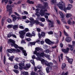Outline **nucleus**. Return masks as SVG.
<instances>
[{
  "instance_id": "obj_9",
  "label": "nucleus",
  "mask_w": 75,
  "mask_h": 75,
  "mask_svg": "<svg viewBox=\"0 0 75 75\" xmlns=\"http://www.w3.org/2000/svg\"><path fill=\"white\" fill-rule=\"evenodd\" d=\"M48 22L50 23L49 24V27H54V22L53 21H51L50 20H48Z\"/></svg>"
},
{
  "instance_id": "obj_23",
  "label": "nucleus",
  "mask_w": 75,
  "mask_h": 75,
  "mask_svg": "<svg viewBox=\"0 0 75 75\" xmlns=\"http://www.w3.org/2000/svg\"><path fill=\"white\" fill-rule=\"evenodd\" d=\"M45 57L46 58H47L49 60H51V58H50V55H47L45 54Z\"/></svg>"
},
{
  "instance_id": "obj_17",
  "label": "nucleus",
  "mask_w": 75,
  "mask_h": 75,
  "mask_svg": "<svg viewBox=\"0 0 75 75\" xmlns=\"http://www.w3.org/2000/svg\"><path fill=\"white\" fill-rule=\"evenodd\" d=\"M7 51L9 53H12V52H14L16 51V49H8L7 50Z\"/></svg>"
},
{
  "instance_id": "obj_24",
  "label": "nucleus",
  "mask_w": 75,
  "mask_h": 75,
  "mask_svg": "<svg viewBox=\"0 0 75 75\" xmlns=\"http://www.w3.org/2000/svg\"><path fill=\"white\" fill-rule=\"evenodd\" d=\"M57 3V0H52L51 1V4L52 5Z\"/></svg>"
},
{
  "instance_id": "obj_5",
  "label": "nucleus",
  "mask_w": 75,
  "mask_h": 75,
  "mask_svg": "<svg viewBox=\"0 0 75 75\" xmlns=\"http://www.w3.org/2000/svg\"><path fill=\"white\" fill-rule=\"evenodd\" d=\"M11 6L10 5H7L6 6V8L7 9V11H9V16H10L12 13V8L11 7Z\"/></svg>"
},
{
  "instance_id": "obj_35",
  "label": "nucleus",
  "mask_w": 75,
  "mask_h": 75,
  "mask_svg": "<svg viewBox=\"0 0 75 75\" xmlns=\"http://www.w3.org/2000/svg\"><path fill=\"white\" fill-rule=\"evenodd\" d=\"M63 32H64V35H66V36H67V37H68L69 36L68 35V34H67V33L66 32H65V30H64L63 31Z\"/></svg>"
},
{
  "instance_id": "obj_11",
  "label": "nucleus",
  "mask_w": 75,
  "mask_h": 75,
  "mask_svg": "<svg viewBox=\"0 0 75 75\" xmlns=\"http://www.w3.org/2000/svg\"><path fill=\"white\" fill-rule=\"evenodd\" d=\"M45 41V42L47 43V44H48L49 45H50L51 44H52V42L50 41V40L48 39H46Z\"/></svg>"
},
{
  "instance_id": "obj_27",
  "label": "nucleus",
  "mask_w": 75,
  "mask_h": 75,
  "mask_svg": "<svg viewBox=\"0 0 75 75\" xmlns=\"http://www.w3.org/2000/svg\"><path fill=\"white\" fill-rule=\"evenodd\" d=\"M65 67H66V64L65 63H63L62 64V69H64V68H65Z\"/></svg>"
},
{
  "instance_id": "obj_58",
  "label": "nucleus",
  "mask_w": 75,
  "mask_h": 75,
  "mask_svg": "<svg viewBox=\"0 0 75 75\" xmlns=\"http://www.w3.org/2000/svg\"><path fill=\"white\" fill-rule=\"evenodd\" d=\"M30 21H34V19L33 18L31 17L30 18Z\"/></svg>"
},
{
  "instance_id": "obj_22",
  "label": "nucleus",
  "mask_w": 75,
  "mask_h": 75,
  "mask_svg": "<svg viewBox=\"0 0 75 75\" xmlns=\"http://www.w3.org/2000/svg\"><path fill=\"white\" fill-rule=\"evenodd\" d=\"M13 28L14 30H16L17 29V28H18V25H13Z\"/></svg>"
},
{
  "instance_id": "obj_12",
  "label": "nucleus",
  "mask_w": 75,
  "mask_h": 75,
  "mask_svg": "<svg viewBox=\"0 0 75 75\" xmlns=\"http://www.w3.org/2000/svg\"><path fill=\"white\" fill-rule=\"evenodd\" d=\"M69 50V48H67V49H63L62 50V51L64 52L65 54H68V51Z\"/></svg>"
},
{
  "instance_id": "obj_18",
  "label": "nucleus",
  "mask_w": 75,
  "mask_h": 75,
  "mask_svg": "<svg viewBox=\"0 0 75 75\" xmlns=\"http://www.w3.org/2000/svg\"><path fill=\"white\" fill-rule=\"evenodd\" d=\"M4 21H5V18H3L2 19V20L1 21V24L2 26L4 25V22H5Z\"/></svg>"
},
{
  "instance_id": "obj_51",
  "label": "nucleus",
  "mask_w": 75,
  "mask_h": 75,
  "mask_svg": "<svg viewBox=\"0 0 75 75\" xmlns=\"http://www.w3.org/2000/svg\"><path fill=\"white\" fill-rule=\"evenodd\" d=\"M68 7H69L71 8V7H72V5H71V4H69L68 5Z\"/></svg>"
},
{
  "instance_id": "obj_36",
  "label": "nucleus",
  "mask_w": 75,
  "mask_h": 75,
  "mask_svg": "<svg viewBox=\"0 0 75 75\" xmlns=\"http://www.w3.org/2000/svg\"><path fill=\"white\" fill-rule=\"evenodd\" d=\"M14 52H21V51L18 49H17L16 50H15V51H14Z\"/></svg>"
},
{
  "instance_id": "obj_29",
  "label": "nucleus",
  "mask_w": 75,
  "mask_h": 75,
  "mask_svg": "<svg viewBox=\"0 0 75 75\" xmlns=\"http://www.w3.org/2000/svg\"><path fill=\"white\" fill-rule=\"evenodd\" d=\"M8 1V0H2V3H4V2L5 4H7Z\"/></svg>"
},
{
  "instance_id": "obj_1",
  "label": "nucleus",
  "mask_w": 75,
  "mask_h": 75,
  "mask_svg": "<svg viewBox=\"0 0 75 75\" xmlns=\"http://www.w3.org/2000/svg\"><path fill=\"white\" fill-rule=\"evenodd\" d=\"M57 6L60 10L64 11L65 13H67V10H71V8L70 7L68 6L67 8L65 7V4L62 1H60Z\"/></svg>"
},
{
  "instance_id": "obj_6",
  "label": "nucleus",
  "mask_w": 75,
  "mask_h": 75,
  "mask_svg": "<svg viewBox=\"0 0 75 75\" xmlns=\"http://www.w3.org/2000/svg\"><path fill=\"white\" fill-rule=\"evenodd\" d=\"M45 64L47 67H51L53 65V63H49L47 60L45 62Z\"/></svg>"
},
{
  "instance_id": "obj_55",
  "label": "nucleus",
  "mask_w": 75,
  "mask_h": 75,
  "mask_svg": "<svg viewBox=\"0 0 75 75\" xmlns=\"http://www.w3.org/2000/svg\"><path fill=\"white\" fill-rule=\"evenodd\" d=\"M19 28H21V29H24V27L23 26H19Z\"/></svg>"
},
{
  "instance_id": "obj_49",
  "label": "nucleus",
  "mask_w": 75,
  "mask_h": 75,
  "mask_svg": "<svg viewBox=\"0 0 75 75\" xmlns=\"http://www.w3.org/2000/svg\"><path fill=\"white\" fill-rule=\"evenodd\" d=\"M53 67L54 69H56L58 68V67H57V66H53Z\"/></svg>"
},
{
  "instance_id": "obj_53",
  "label": "nucleus",
  "mask_w": 75,
  "mask_h": 75,
  "mask_svg": "<svg viewBox=\"0 0 75 75\" xmlns=\"http://www.w3.org/2000/svg\"><path fill=\"white\" fill-rule=\"evenodd\" d=\"M60 57H61V58L62 60V58H63V54H60Z\"/></svg>"
},
{
  "instance_id": "obj_26",
  "label": "nucleus",
  "mask_w": 75,
  "mask_h": 75,
  "mask_svg": "<svg viewBox=\"0 0 75 75\" xmlns=\"http://www.w3.org/2000/svg\"><path fill=\"white\" fill-rule=\"evenodd\" d=\"M68 61L70 64H72V62H73V59H70L68 60Z\"/></svg>"
},
{
  "instance_id": "obj_38",
  "label": "nucleus",
  "mask_w": 75,
  "mask_h": 75,
  "mask_svg": "<svg viewBox=\"0 0 75 75\" xmlns=\"http://www.w3.org/2000/svg\"><path fill=\"white\" fill-rule=\"evenodd\" d=\"M26 67H27V68H30L31 65L30 64H26Z\"/></svg>"
},
{
  "instance_id": "obj_59",
  "label": "nucleus",
  "mask_w": 75,
  "mask_h": 75,
  "mask_svg": "<svg viewBox=\"0 0 75 75\" xmlns=\"http://www.w3.org/2000/svg\"><path fill=\"white\" fill-rule=\"evenodd\" d=\"M27 17L25 16H24L22 18L23 20H25L26 19Z\"/></svg>"
},
{
  "instance_id": "obj_41",
  "label": "nucleus",
  "mask_w": 75,
  "mask_h": 75,
  "mask_svg": "<svg viewBox=\"0 0 75 75\" xmlns=\"http://www.w3.org/2000/svg\"><path fill=\"white\" fill-rule=\"evenodd\" d=\"M13 71H14V72L16 73V74H18L19 72V71H18L17 70L14 69L13 70Z\"/></svg>"
},
{
  "instance_id": "obj_43",
  "label": "nucleus",
  "mask_w": 75,
  "mask_h": 75,
  "mask_svg": "<svg viewBox=\"0 0 75 75\" xmlns=\"http://www.w3.org/2000/svg\"><path fill=\"white\" fill-rule=\"evenodd\" d=\"M30 62L33 64V65H35V63L34 62V59L31 60Z\"/></svg>"
},
{
  "instance_id": "obj_13",
  "label": "nucleus",
  "mask_w": 75,
  "mask_h": 75,
  "mask_svg": "<svg viewBox=\"0 0 75 75\" xmlns=\"http://www.w3.org/2000/svg\"><path fill=\"white\" fill-rule=\"evenodd\" d=\"M35 51H34V54H35V55H37V53H39V52H37V51H40V47H37L35 48Z\"/></svg>"
},
{
  "instance_id": "obj_20",
  "label": "nucleus",
  "mask_w": 75,
  "mask_h": 75,
  "mask_svg": "<svg viewBox=\"0 0 75 75\" xmlns=\"http://www.w3.org/2000/svg\"><path fill=\"white\" fill-rule=\"evenodd\" d=\"M65 40L67 42H70L71 41V38L70 37L67 38H66Z\"/></svg>"
},
{
  "instance_id": "obj_21",
  "label": "nucleus",
  "mask_w": 75,
  "mask_h": 75,
  "mask_svg": "<svg viewBox=\"0 0 75 75\" xmlns=\"http://www.w3.org/2000/svg\"><path fill=\"white\" fill-rule=\"evenodd\" d=\"M11 17H12L13 18V21H15V20H16V19H17V18L15 16V15H11Z\"/></svg>"
},
{
  "instance_id": "obj_14",
  "label": "nucleus",
  "mask_w": 75,
  "mask_h": 75,
  "mask_svg": "<svg viewBox=\"0 0 75 75\" xmlns=\"http://www.w3.org/2000/svg\"><path fill=\"white\" fill-rule=\"evenodd\" d=\"M68 47H70V50L71 51H73L74 50V48L75 47V45L73 44L72 45H68Z\"/></svg>"
},
{
  "instance_id": "obj_33",
  "label": "nucleus",
  "mask_w": 75,
  "mask_h": 75,
  "mask_svg": "<svg viewBox=\"0 0 75 75\" xmlns=\"http://www.w3.org/2000/svg\"><path fill=\"white\" fill-rule=\"evenodd\" d=\"M46 70L47 74H48V73H50V69H49V68L47 67L46 69Z\"/></svg>"
},
{
  "instance_id": "obj_4",
  "label": "nucleus",
  "mask_w": 75,
  "mask_h": 75,
  "mask_svg": "<svg viewBox=\"0 0 75 75\" xmlns=\"http://www.w3.org/2000/svg\"><path fill=\"white\" fill-rule=\"evenodd\" d=\"M29 30V29L28 28H25L24 30L19 32V34H21L20 35V37H21V38H24V34H25V32H27V31H28Z\"/></svg>"
},
{
  "instance_id": "obj_48",
  "label": "nucleus",
  "mask_w": 75,
  "mask_h": 75,
  "mask_svg": "<svg viewBox=\"0 0 75 75\" xmlns=\"http://www.w3.org/2000/svg\"><path fill=\"white\" fill-rule=\"evenodd\" d=\"M41 4H38V8H41Z\"/></svg>"
},
{
  "instance_id": "obj_47",
  "label": "nucleus",
  "mask_w": 75,
  "mask_h": 75,
  "mask_svg": "<svg viewBox=\"0 0 75 75\" xmlns=\"http://www.w3.org/2000/svg\"><path fill=\"white\" fill-rule=\"evenodd\" d=\"M14 68L15 69H17L18 68V65H16L14 66Z\"/></svg>"
},
{
  "instance_id": "obj_30",
  "label": "nucleus",
  "mask_w": 75,
  "mask_h": 75,
  "mask_svg": "<svg viewBox=\"0 0 75 75\" xmlns=\"http://www.w3.org/2000/svg\"><path fill=\"white\" fill-rule=\"evenodd\" d=\"M14 58V57L13 56H11V57H9L8 58V59L9 60H10L11 61H13V58Z\"/></svg>"
},
{
  "instance_id": "obj_44",
  "label": "nucleus",
  "mask_w": 75,
  "mask_h": 75,
  "mask_svg": "<svg viewBox=\"0 0 75 75\" xmlns=\"http://www.w3.org/2000/svg\"><path fill=\"white\" fill-rule=\"evenodd\" d=\"M68 24H70V25H71V24H72V22L70 20H69V21H68Z\"/></svg>"
},
{
  "instance_id": "obj_31",
  "label": "nucleus",
  "mask_w": 75,
  "mask_h": 75,
  "mask_svg": "<svg viewBox=\"0 0 75 75\" xmlns=\"http://www.w3.org/2000/svg\"><path fill=\"white\" fill-rule=\"evenodd\" d=\"M31 75H38V74L37 73H36L35 72H34L33 71H32L31 73Z\"/></svg>"
},
{
  "instance_id": "obj_40",
  "label": "nucleus",
  "mask_w": 75,
  "mask_h": 75,
  "mask_svg": "<svg viewBox=\"0 0 75 75\" xmlns=\"http://www.w3.org/2000/svg\"><path fill=\"white\" fill-rule=\"evenodd\" d=\"M7 21L9 23H11L12 21H11V20L10 19H8L7 20Z\"/></svg>"
},
{
  "instance_id": "obj_7",
  "label": "nucleus",
  "mask_w": 75,
  "mask_h": 75,
  "mask_svg": "<svg viewBox=\"0 0 75 75\" xmlns=\"http://www.w3.org/2000/svg\"><path fill=\"white\" fill-rule=\"evenodd\" d=\"M45 54H44V53L43 52H41L40 53H38L36 55L37 57H43L45 56Z\"/></svg>"
},
{
  "instance_id": "obj_3",
  "label": "nucleus",
  "mask_w": 75,
  "mask_h": 75,
  "mask_svg": "<svg viewBox=\"0 0 75 75\" xmlns=\"http://www.w3.org/2000/svg\"><path fill=\"white\" fill-rule=\"evenodd\" d=\"M44 6L42 7V9L40 10V14L42 15V16H44L45 15V11H47V7H48V3L47 2H44L43 3Z\"/></svg>"
},
{
  "instance_id": "obj_2",
  "label": "nucleus",
  "mask_w": 75,
  "mask_h": 75,
  "mask_svg": "<svg viewBox=\"0 0 75 75\" xmlns=\"http://www.w3.org/2000/svg\"><path fill=\"white\" fill-rule=\"evenodd\" d=\"M9 41H10L9 43L11 44V45L12 46H14V47L16 48H18L19 49H20V50H21L22 51L25 56H27V54L26 52V51L23 50L24 48L21 47H18V45L16 44H15V41H14L13 40L9 39Z\"/></svg>"
},
{
  "instance_id": "obj_15",
  "label": "nucleus",
  "mask_w": 75,
  "mask_h": 75,
  "mask_svg": "<svg viewBox=\"0 0 75 75\" xmlns=\"http://www.w3.org/2000/svg\"><path fill=\"white\" fill-rule=\"evenodd\" d=\"M59 14L60 15V17L61 18H64V17H65V15H64L63 14V13L61 11H59Z\"/></svg>"
},
{
  "instance_id": "obj_39",
  "label": "nucleus",
  "mask_w": 75,
  "mask_h": 75,
  "mask_svg": "<svg viewBox=\"0 0 75 75\" xmlns=\"http://www.w3.org/2000/svg\"><path fill=\"white\" fill-rule=\"evenodd\" d=\"M28 3H29L30 4H34V2L32 1H30L29 0H28L27 1Z\"/></svg>"
},
{
  "instance_id": "obj_57",
  "label": "nucleus",
  "mask_w": 75,
  "mask_h": 75,
  "mask_svg": "<svg viewBox=\"0 0 75 75\" xmlns=\"http://www.w3.org/2000/svg\"><path fill=\"white\" fill-rule=\"evenodd\" d=\"M14 13H15V14L16 15V16H18V17H19L20 16V15H19V14H18V13H17L16 12H15Z\"/></svg>"
},
{
  "instance_id": "obj_25",
  "label": "nucleus",
  "mask_w": 75,
  "mask_h": 75,
  "mask_svg": "<svg viewBox=\"0 0 75 75\" xmlns=\"http://www.w3.org/2000/svg\"><path fill=\"white\" fill-rule=\"evenodd\" d=\"M66 16L67 18H69V17L72 16V14L71 13H67Z\"/></svg>"
},
{
  "instance_id": "obj_52",
  "label": "nucleus",
  "mask_w": 75,
  "mask_h": 75,
  "mask_svg": "<svg viewBox=\"0 0 75 75\" xmlns=\"http://www.w3.org/2000/svg\"><path fill=\"white\" fill-rule=\"evenodd\" d=\"M36 30L38 32H40L41 31V29L40 28H37Z\"/></svg>"
},
{
  "instance_id": "obj_10",
  "label": "nucleus",
  "mask_w": 75,
  "mask_h": 75,
  "mask_svg": "<svg viewBox=\"0 0 75 75\" xmlns=\"http://www.w3.org/2000/svg\"><path fill=\"white\" fill-rule=\"evenodd\" d=\"M36 42H38V44H40V41L39 40H38L35 42H30V44H31V45H35Z\"/></svg>"
},
{
  "instance_id": "obj_37",
  "label": "nucleus",
  "mask_w": 75,
  "mask_h": 75,
  "mask_svg": "<svg viewBox=\"0 0 75 75\" xmlns=\"http://www.w3.org/2000/svg\"><path fill=\"white\" fill-rule=\"evenodd\" d=\"M45 33L43 32H42L41 35V36H42V37H45Z\"/></svg>"
},
{
  "instance_id": "obj_19",
  "label": "nucleus",
  "mask_w": 75,
  "mask_h": 75,
  "mask_svg": "<svg viewBox=\"0 0 75 75\" xmlns=\"http://www.w3.org/2000/svg\"><path fill=\"white\" fill-rule=\"evenodd\" d=\"M19 65L20 67H19V69H21V70H22V69H23V67L24 65V64H19Z\"/></svg>"
},
{
  "instance_id": "obj_54",
  "label": "nucleus",
  "mask_w": 75,
  "mask_h": 75,
  "mask_svg": "<svg viewBox=\"0 0 75 75\" xmlns=\"http://www.w3.org/2000/svg\"><path fill=\"white\" fill-rule=\"evenodd\" d=\"M69 1L70 2V3L72 4V3H74V1L73 0H69Z\"/></svg>"
},
{
  "instance_id": "obj_60",
  "label": "nucleus",
  "mask_w": 75,
  "mask_h": 75,
  "mask_svg": "<svg viewBox=\"0 0 75 75\" xmlns=\"http://www.w3.org/2000/svg\"><path fill=\"white\" fill-rule=\"evenodd\" d=\"M15 60H16V61H18V59H19V58H18V57H16V58H15Z\"/></svg>"
},
{
  "instance_id": "obj_63",
  "label": "nucleus",
  "mask_w": 75,
  "mask_h": 75,
  "mask_svg": "<svg viewBox=\"0 0 75 75\" xmlns=\"http://www.w3.org/2000/svg\"><path fill=\"white\" fill-rule=\"evenodd\" d=\"M60 46L62 48V47H63V45L62 43H61L60 44Z\"/></svg>"
},
{
  "instance_id": "obj_64",
  "label": "nucleus",
  "mask_w": 75,
  "mask_h": 75,
  "mask_svg": "<svg viewBox=\"0 0 75 75\" xmlns=\"http://www.w3.org/2000/svg\"><path fill=\"white\" fill-rule=\"evenodd\" d=\"M40 75H45V74L43 73L42 72L40 73Z\"/></svg>"
},
{
  "instance_id": "obj_46",
  "label": "nucleus",
  "mask_w": 75,
  "mask_h": 75,
  "mask_svg": "<svg viewBox=\"0 0 75 75\" xmlns=\"http://www.w3.org/2000/svg\"><path fill=\"white\" fill-rule=\"evenodd\" d=\"M6 57H5V56H4V64H5V63L6 62Z\"/></svg>"
},
{
  "instance_id": "obj_42",
  "label": "nucleus",
  "mask_w": 75,
  "mask_h": 75,
  "mask_svg": "<svg viewBox=\"0 0 75 75\" xmlns=\"http://www.w3.org/2000/svg\"><path fill=\"white\" fill-rule=\"evenodd\" d=\"M40 20L42 22H44L45 21V18H42L40 19Z\"/></svg>"
},
{
  "instance_id": "obj_8",
  "label": "nucleus",
  "mask_w": 75,
  "mask_h": 75,
  "mask_svg": "<svg viewBox=\"0 0 75 75\" xmlns=\"http://www.w3.org/2000/svg\"><path fill=\"white\" fill-rule=\"evenodd\" d=\"M40 11V9H35V11L36 12L35 13V15H36L38 17H40V13L38 11Z\"/></svg>"
},
{
  "instance_id": "obj_16",
  "label": "nucleus",
  "mask_w": 75,
  "mask_h": 75,
  "mask_svg": "<svg viewBox=\"0 0 75 75\" xmlns=\"http://www.w3.org/2000/svg\"><path fill=\"white\" fill-rule=\"evenodd\" d=\"M34 23H36V24H39V25H40V26H42V27H43V26L44 25V24H42V23H40L37 21H35Z\"/></svg>"
},
{
  "instance_id": "obj_34",
  "label": "nucleus",
  "mask_w": 75,
  "mask_h": 75,
  "mask_svg": "<svg viewBox=\"0 0 75 75\" xmlns=\"http://www.w3.org/2000/svg\"><path fill=\"white\" fill-rule=\"evenodd\" d=\"M12 27H13V25H9L7 26V28H8L10 29L12 28Z\"/></svg>"
},
{
  "instance_id": "obj_61",
  "label": "nucleus",
  "mask_w": 75,
  "mask_h": 75,
  "mask_svg": "<svg viewBox=\"0 0 75 75\" xmlns=\"http://www.w3.org/2000/svg\"><path fill=\"white\" fill-rule=\"evenodd\" d=\"M45 53H48L50 52V50H47L46 51H45Z\"/></svg>"
},
{
  "instance_id": "obj_62",
  "label": "nucleus",
  "mask_w": 75,
  "mask_h": 75,
  "mask_svg": "<svg viewBox=\"0 0 75 75\" xmlns=\"http://www.w3.org/2000/svg\"><path fill=\"white\" fill-rule=\"evenodd\" d=\"M24 14H28V12L25 11H24Z\"/></svg>"
},
{
  "instance_id": "obj_32",
  "label": "nucleus",
  "mask_w": 75,
  "mask_h": 75,
  "mask_svg": "<svg viewBox=\"0 0 75 75\" xmlns=\"http://www.w3.org/2000/svg\"><path fill=\"white\" fill-rule=\"evenodd\" d=\"M46 61V60H45L44 59H42V60H41V62L42 64H45V62Z\"/></svg>"
},
{
  "instance_id": "obj_56",
  "label": "nucleus",
  "mask_w": 75,
  "mask_h": 75,
  "mask_svg": "<svg viewBox=\"0 0 75 75\" xmlns=\"http://www.w3.org/2000/svg\"><path fill=\"white\" fill-rule=\"evenodd\" d=\"M26 41H31V40L30 38H26Z\"/></svg>"
},
{
  "instance_id": "obj_28",
  "label": "nucleus",
  "mask_w": 75,
  "mask_h": 75,
  "mask_svg": "<svg viewBox=\"0 0 75 75\" xmlns=\"http://www.w3.org/2000/svg\"><path fill=\"white\" fill-rule=\"evenodd\" d=\"M26 35L27 37H32L31 34L29 33H27L26 34Z\"/></svg>"
},
{
  "instance_id": "obj_45",
  "label": "nucleus",
  "mask_w": 75,
  "mask_h": 75,
  "mask_svg": "<svg viewBox=\"0 0 75 75\" xmlns=\"http://www.w3.org/2000/svg\"><path fill=\"white\" fill-rule=\"evenodd\" d=\"M48 34L51 35L53 34V32L52 31H50L48 32Z\"/></svg>"
},
{
  "instance_id": "obj_50",
  "label": "nucleus",
  "mask_w": 75,
  "mask_h": 75,
  "mask_svg": "<svg viewBox=\"0 0 75 75\" xmlns=\"http://www.w3.org/2000/svg\"><path fill=\"white\" fill-rule=\"evenodd\" d=\"M32 36H35V33H34V32H33L32 33Z\"/></svg>"
}]
</instances>
